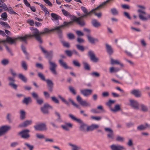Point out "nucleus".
Segmentation results:
<instances>
[{"mask_svg":"<svg viewBox=\"0 0 150 150\" xmlns=\"http://www.w3.org/2000/svg\"><path fill=\"white\" fill-rule=\"evenodd\" d=\"M73 23V21H70L69 22L64 21L63 22V24L56 26L50 30L47 28H45L44 29L43 31L40 32L41 36L48 34L51 31H55L57 33L59 38L60 39H62L63 35L62 28H64L65 27H68L70 25H72Z\"/></svg>","mask_w":150,"mask_h":150,"instance_id":"obj_1","label":"nucleus"},{"mask_svg":"<svg viewBox=\"0 0 150 150\" xmlns=\"http://www.w3.org/2000/svg\"><path fill=\"white\" fill-rule=\"evenodd\" d=\"M32 31V34L30 35H25L24 36H19L16 38V39L19 40L27 43L26 40L28 37H34L41 44L43 41L41 38L40 32L37 28H34L32 27L31 28Z\"/></svg>","mask_w":150,"mask_h":150,"instance_id":"obj_2","label":"nucleus"},{"mask_svg":"<svg viewBox=\"0 0 150 150\" xmlns=\"http://www.w3.org/2000/svg\"><path fill=\"white\" fill-rule=\"evenodd\" d=\"M85 18L82 15L79 17L77 18L76 17L74 16L72 19V21L76 22L81 27H83L86 25V22L83 19V18Z\"/></svg>","mask_w":150,"mask_h":150,"instance_id":"obj_3","label":"nucleus"},{"mask_svg":"<svg viewBox=\"0 0 150 150\" xmlns=\"http://www.w3.org/2000/svg\"><path fill=\"white\" fill-rule=\"evenodd\" d=\"M39 47L42 51L44 54L45 57L48 59V61L50 60H51L53 57V51L50 50L48 51L45 50L41 45H39Z\"/></svg>","mask_w":150,"mask_h":150,"instance_id":"obj_4","label":"nucleus"},{"mask_svg":"<svg viewBox=\"0 0 150 150\" xmlns=\"http://www.w3.org/2000/svg\"><path fill=\"white\" fill-rule=\"evenodd\" d=\"M34 127L35 130L36 131H45L47 129L46 125L44 123L37 124L34 126Z\"/></svg>","mask_w":150,"mask_h":150,"instance_id":"obj_5","label":"nucleus"},{"mask_svg":"<svg viewBox=\"0 0 150 150\" xmlns=\"http://www.w3.org/2000/svg\"><path fill=\"white\" fill-rule=\"evenodd\" d=\"M139 13V19L143 21H146L149 19H150V14L147 15V17L144 16V15H146V13L144 11H142L141 9H139L137 11Z\"/></svg>","mask_w":150,"mask_h":150,"instance_id":"obj_6","label":"nucleus"},{"mask_svg":"<svg viewBox=\"0 0 150 150\" xmlns=\"http://www.w3.org/2000/svg\"><path fill=\"white\" fill-rule=\"evenodd\" d=\"M49 64V69L51 72L54 74L56 75L57 74V72L56 70V69L57 67V65L55 62H52L51 60H50L48 61Z\"/></svg>","mask_w":150,"mask_h":150,"instance_id":"obj_7","label":"nucleus"},{"mask_svg":"<svg viewBox=\"0 0 150 150\" xmlns=\"http://www.w3.org/2000/svg\"><path fill=\"white\" fill-rule=\"evenodd\" d=\"M29 130L25 129L19 132L18 134L20 135L22 138L28 139L30 137V135L29 134Z\"/></svg>","mask_w":150,"mask_h":150,"instance_id":"obj_8","label":"nucleus"},{"mask_svg":"<svg viewBox=\"0 0 150 150\" xmlns=\"http://www.w3.org/2000/svg\"><path fill=\"white\" fill-rule=\"evenodd\" d=\"M104 129L105 131L108 133L107 135L108 138L111 140L114 139L115 138V134L113 130L108 127L105 128Z\"/></svg>","mask_w":150,"mask_h":150,"instance_id":"obj_9","label":"nucleus"},{"mask_svg":"<svg viewBox=\"0 0 150 150\" xmlns=\"http://www.w3.org/2000/svg\"><path fill=\"white\" fill-rule=\"evenodd\" d=\"M129 101V105L132 108L136 110L139 109V103L137 100L134 99H130Z\"/></svg>","mask_w":150,"mask_h":150,"instance_id":"obj_10","label":"nucleus"},{"mask_svg":"<svg viewBox=\"0 0 150 150\" xmlns=\"http://www.w3.org/2000/svg\"><path fill=\"white\" fill-rule=\"evenodd\" d=\"M77 101L81 105L85 107H90L91 104L87 102L86 100H83L81 97L79 95H78L76 97Z\"/></svg>","mask_w":150,"mask_h":150,"instance_id":"obj_11","label":"nucleus"},{"mask_svg":"<svg viewBox=\"0 0 150 150\" xmlns=\"http://www.w3.org/2000/svg\"><path fill=\"white\" fill-rule=\"evenodd\" d=\"M107 3L105 1L103 3H102V4H100L99 6H97V7L95 8L94 9H93L92 10L88 12L87 11V13H86V14H83V16H84L85 18L86 17L88 16H89L93 12L94 13H95L94 11L95 10H96L97 9H99L100 8H102L104 5H105Z\"/></svg>","mask_w":150,"mask_h":150,"instance_id":"obj_12","label":"nucleus"},{"mask_svg":"<svg viewBox=\"0 0 150 150\" xmlns=\"http://www.w3.org/2000/svg\"><path fill=\"white\" fill-rule=\"evenodd\" d=\"M8 79L9 81L8 85L12 88L16 90L18 85L15 83V80L14 78L11 76H9Z\"/></svg>","mask_w":150,"mask_h":150,"instance_id":"obj_13","label":"nucleus"},{"mask_svg":"<svg viewBox=\"0 0 150 150\" xmlns=\"http://www.w3.org/2000/svg\"><path fill=\"white\" fill-rule=\"evenodd\" d=\"M88 56L89 57L91 61L93 62H97L99 61V59L96 57L93 51L89 50L88 52Z\"/></svg>","mask_w":150,"mask_h":150,"instance_id":"obj_14","label":"nucleus"},{"mask_svg":"<svg viewBox=\"0 0 150 150\" xmlns=\"http://www.w3.org/2000/svg\"><path fill=\"white\" fill-rule=\"evenodd\" d=\"M10 126L4 125L0 127V136L3 135L6 132L11 129Z\"/></svg>","mask_w":150,"mask_h":150,"instance_id":"obj_15","label":"nucleus"},{"mask_svg":"<svg viewBox=\"0 0 150 150\" xmlns=\"http://www.w3.org/2000/svg\"><path fill=\"white\" fill-rule=\"evenodd\" d=\"M53 109V107L47 103H45L43 106L40 108V110L43 112H48V109L52 110Z\"/></svg>","mask_w":150,"mask_h":150,"instance_id":"obj_16","label":"nucleus"},{"mask_svg":"<svg viewBox=\"0 0 150 150\" xmlns=\"http://www.w3.org/2000/svg\"><path fill=\"white\" fill-rule=\"evenodd\" d=\"M47 83V86L48 90L50 92L53 91L54 83L50 79H47L45 81Z\"/></svg>","mask_w":150,"mask_h":150,"instance_id":"obj_17","label":"nucleus"},{"mask_svg":"<svg viewBox=\"0 0 150 150\" xmlns=\"http://www.w3.org/2000/svg\"><path fill=\"white\" fill-rule=\"evenodd\" d=\"M79 120L77 122L79 124V130L81 132H85L86 131V127L87 126V125L81 119Z\"/></svg>","mask_w":150,"mask_h":150,"instance_id":"obj_18","label":"nucleus"},{"mask_svg":"<svg viewBox=\"0 0 150 150\" xmlns=\"http://www.w3.org/2000/svg\"><path fill=\"white\" fill-rule=\"evenodd\" d=\"M110 147L112 150H125L126 148L123 146L120 145L112 144Z\"/></svg>","mask_w":150,"mask_h":150,"instance_id":"obj_19","label":"nucleus"},{"mask_svg":"<svg viewBox=\"0 0 150 150\" xmlns=\"http://www.w3.org/2000/svg\"><path fill=\"white\" fill-rule=\"evenodd\" d=\"M86 37L88 41L91 44H94L95 42H99V40L97 38H93L89 34L86 35Z\"/></svg>","mask_w":150,"mask_h":150,"instance_id":"obj_20","label":"nucleus"},{"mask_svg":"<svg viewBox=\"0 0 150 150\" xmlns=\"http://www.w3.org/2000/svg\"><path fill=\"white\" fill-rule=\"evenodd\" d=\"M99 127L98 125L96 124H92L90 126H88L86 128L87 131H93L94 129H97Z\"/></svg>","mask_w":150,"mask_h":150,"instance_id":"obj_21","label":"nucleus"},{"mask_svg":"<svg viewBox=\"0 0 150 150\" xmlns=\"http://www.w3.org/2000/svg\"><path fill=\"white\" fill-rule=\"evenodd\" d=\"M81 93L85 96L90 95L92 92V90L91 89H85L80 90Z\"/></svg>","mask_w":150,"mask_h":150,"instance_id":"obj_22","label":"nucleus"},{"mask_svg":"<svg viewBox=\"0 0 150 150\" xmlns=\"http://www.w3.org/2000/svg\"><path fill=\"white\" fill-rule=\"evenodd\" d=\"M6 37H7V38L6 42V41L10 44H16V41L17 40V39H16V38H12L8 36H6Z\"/></svg>","mask_w":150,"mask_h":150,"instance_id":"obj_23","label":"nucleus"},{"mask_svg":"<svg viewBox=\"0 0 150 150\" xmlns=\"http://www.w3.org/2000/svg\"><path fill=\"white\" fill-rule=\"evenodd\" d=\"M106 49L107 53L109 55H111L113 52V48L111 46L107 44H105Z\"/></svg>","mask_w":150,"mask_h":150,"instance_id":"obj_24","label":"nucleus"},{"mask_svg":"<svg viewBox=\"0 0 150 150\" xmlns=\"http://www.w3.org/2000/svg\"><path fill=\"white\" fill-rule=\"evenodd\" d=\"M130 93L136 97H139L141 96V93L139 90L133 89L131 91Z\"/></svg>","mask_w":150,"mask_h":150,"instance_id":"obj_25","label":"nucleus"},{"mask_svg":"<svg viewBox=\"0 0 150 150\" xmlns=\"http://www.w3.org/2000/svg\"><path fill=\"white\" fill-rule=\"evenodd\" d=\"M32 121L31 120H26L23 123L20 124L19 125V127H26L31 124Z\"/></svg>","mask_w":150,"mask_h":150,"instance_id":"obj_26","label":"nucleus"},{"mask_svg":"<svg viewBox=\"0 0 150 150\" xmlns=\"http://www.w3.org/2000/svg\"><path fill=\"white\" fill-rule=\"evenodd\" d=\"M32 102V100L30 97H25L22 100V103L26 105H28L30 103H31Z\"/></svg>","mask_w":150,"mask_h":150,"instance_id":"obj_27","label":"nucleus"},{"mask_svg":"<svg viewBox=\"0 0 150 150\" xmlns=\"http://www.w3.org/2000/svg\"><path fill=\"white\" fill-rule=\"evenodd\" d=\"M58 62L60 65L65 69H67L69 68V67L67 63L64 62L62 59H59Z\"/></svg>","mask_w":150,"mask_h":150,"instance_id":"obj_28","label":"nucleus"},{"mask_svg":"<svg viewBox=\"0 0 150 150\" xmlns=\"http://www.w3.org/2000/svg\"><path fill=\"white\" fill-rule=\"evenodd\" d=\"M72 125L70 123H66L64 125H62L61 127L64 130L66 131H69V127L71 128Z\"/></svg>","mask_w":150,"mask_h":150,"instance_id":"obj_29","label":"nucleus"},{"mask_svg":"<svg viewBox=\"0 0 150 150\" xmlns=\"http://www.w3.org/2000/svg\"><path fill=\"white\" fill-rule=\"evenodd\" d=\"M21 49L25 54L26 58L29 59L30 58L29 53L26 51L25 47L23 45H22L21 46Z\"/></svg>","mask_w":150,"mask_h":150,"instance_id":"obj_30","label":"nucleus"},{"mask_svg":"<svg viewBox=\"0 0 150 150\" xmlns=\"http://www.w3.org/2000/svg\"><path fill=\"white\" fill-rule=\"evenodd\" d=\"M91 23L96 28H98L101 26L100 23L95 19L92 20Z\"/></svg>","mask_w":150,"mask_h":150,"instance_id":"obj_31","label":"nucleus"},{"mask_svg":"<svg viewBox=\"0 0 150 150\" xmlns=\"http://www.w3.org/2000/svg\"><path fill=\"white\" fill-rule=\"evenodd\" d=\"M115 102V100H109L106 103V105L108 106L109 109L111 110L112 109V105L114 104Z\"/></svg>","mask_w":150,"mask_h":150,"instance_id":"obj_32","label":"nucleus"},{"mask_svg":"<svg viewBox=\"0 0 150 150\" xmlns=\"http://www.w3.org/2000/svg\"><path fill=\"white\" fill-rule=\"evenodd\" d=\"M18 78L24 83H26L27 79L22 74H19L18 75Z\"/></svg>","mask_w":150,"mask_h":150,"instance_id":"obj_33","label":"nucleus"},{"mask_svg":"<svg viewBox=\"0 0 150 150\" xmlns=\"http://www.w3.org/2000/svg\"><path fill=\"white\" fill-rule=\"evenodd\" d=\"M120 69L117 67H111L109 69V71L110 73H112L118 72Z\"/></svg>","mask_w":150,"mask_h":150,"instance_id":"obj_34","label":"nucleus"},{"mask_svg":"<svg viewBox=\"0 0 150 150\" xmlns=\"http://www.w3.org/2000/svg\"><path fill=\"white\" fill-rule=\"evenodd\" d=\"M121 110L120 105L118 104L115 105L114 109H112L111 111L114 112H118Z\"/></svg>","mask_w":150,"mask_h":150,"instance_id":"obj_35","label":"nucleus"},{"mask_svg":"<svg viewBox=\"0 0 150 150\" xmlns=\"http://www.w3.org/2000/svg\"><path fill=\"white\" fill-rule=\"evenodd\" d=\"M60 40L61 42L62 43L63 46L66 48H69L70 47V45L69 42H66L64 41L63 40L61 39Z\"/></svg>","mask_w":150,"mask_h":150,"instance_id":"obj_36","label":"nucleus"},{"mask_svg":"<svg viewBox=\"0 0 150 150\" xmlns=\"http://www.w3.org/2000/svg\"><path fill=\"white\" fill-rule=\"evenodd\" d=\"M68 144L72 147V150H79L81 149V147L80 146L72 144L71 143H69Z\"/></svg>","mask_w":150,"mask_h":150,"instance_id":"obj_37","label":"nucleus"},{"mask_svg":"<svg viewBox=\"0 0 150 150\" xmlns=\"http://www.w3.org/2000/svg\"><path fill=\"white\" fill-rule=\"evenodd\" d=\"M111 13L113 15H117L118 14V11L115 8H112L110 9Z\"/></svg>","mask_w":150,"mask_h":150,"instance_id":"obj_38","label":"nucleus"},{"mask_svg":"<svg viewBox=\"0 0 150 150\" xmlns=\"http://www.w3.org/2000/svg\"><path fill=\"white\" fill-rule=\"evenodd\" d=\"M83 67L85 70L89 71L90 69V68L89 64L86 62H83Z\"/></svg>","mask_w":150,"mask_h":150,"instance_id":"obj_39","label":"nucleus"},{"mask_svg":"<svg viewBox=\"0 0 150 150\" xmlns=\"http://www.w3.org/2000/svg\"><path fill=\"white\" fill-rule=\"evenodd\" d=\"M141 109L143 112H146L148 111V108L145 105L142 104L140 105Z\"/></svg>","mask_w":150,"mask_h":150,"instance_id":"obj_40","label":"nucleus"},{"mask_svg":"<svg viewBox=\"0 0 150 150\" xmlns=\"http://www.w3.org/2000/svg\"><path fill=\"white\" fill-rule=\"evenodd\" d=\"M51 17L56 20H58L61 18L60 16L54 13H52L51 14Z\"/></svg>","mask_w":150,"mask_h":150,"instance_id":"obj_41","label":"nucleus"},{"mask_svg":"<svg viewBox=\"0 0 150 150\" xmlns=\"http://www.w3.org/2000/svg\"><path fill=\"white\" fill-rule=\"evenodd\" d=\"M76 48L79 50L83 52L85 50V48L83 46L80 45L79 44L76 45Z\"/></svg>","mask_w":150,"mask_h":150,"instance_id":"obj_42","label":"nucleus"},{"mask_svg":"<svg viewBox=\"0 0 150 150\" xmlns=\"http://www.w3.org/2000/svg\"><path fill=\"white\" fill-rule=\"evenodd\" d=\"M146 129V127L145 126L141 125L138 126L137 127V129L138 130L142 131L144 130H145Z\"/></svg>","mask_w":150,"mask_h":150,"instance_id":"obj_43","label":"nucleus"},{"mask_svg":"<svg viewBox=\"0 0 150 150\" xmlns=\"http://www.w3.org/2000/svg\"><path fill=\"white\" fill-rule=\"evenodd\" d=\"M52 100L56 104H59V101L58 99L55 96H53L51 97Z\"/></svg>","mask_w":150,"mask_h":150,"instance_id":"obj_44","label":"nucleus"},{"mask_svg":"<svg viewBox=\"0 0 150 150\" xmlns=\"http://www.w3.org/2000/svg\"><path fill=\"white\" fill-rule=\"evenodd\" d=\"M7 14L6 12L3 13L1 15V17L4 21H6L7 19Z\"/></svg>","mask_w":150,"mask_h":150,"instance_id":"obj_45","label":"nucleus"},{"mask_svg":"<svg viewBox=\"0 0 150 150\" xmlns=\"http://www.w3.org/2000/svg\"><path fill=\"white\" fill-rule=\"evenodd\" d=\"M0 24L1 25L4 26L5 28H10L9 25L6 22L3 21H0Z\"/></svg>","mask_w":150,"mask_h":150,"instance_id":"obj_46","label":"nucleus"},{"mask_svg":"<svg viewBox=\"0 0 150 150\" xmlns=\"http://www.w3.org/2000/svg\"><path fill=\"white\" fill-rule=\"evenodd\" d=\"M38 76L42 80L46 81V79H45V76L41 73L38 72Z\"/></svg>","mask_w":150,"mask_h":150,"instance_id":"obj_47","label":"nucleus"},{"mask_svg":"<svg viewBox=\"0 0 150 150\" xmlns=\"http://www.w3.org/2000/svg\"><path fill=\"white\" fill-rule=\"evenodd\" d=\"M58 97L64 103H65L67 105H69V102L66 100L65 99L62 97L60 95H58Z\"/></svg>","mask_w":150,"mask_h":150,"instance_id":"obj_48","label":"nucleus"},{"mask_svg":"<svg viewBox=\"0 0 150 150\" xmlns=\"http://www.w3.org/2000/svg\"><path fill=\"white\" fill-rule=\"evenodd\" d=\"M36 137L39 139H42L45 138V136L42 134L36 133Z\"/></svg>","mask_w":150,"mask_h":150,"instance_id":"obj_49","label":"nucleus"},{"mask_svg":"<svg viewBox=\"0 0 150 150\" xmlns=\"http://www.w3.org/2000/svg\"><path fill=\"white\" fill-rule=\"evenodd\" d=\"M21 66L25 70H26L27 69V65L25 62L23 61L21 62Z\"/></svg>","mask_w":150,"mask_h":150,"instance_id":"obj_50","label":"nucleus"},{"mask_svg":"<svg viewBox=\"0 0 150 150\" xmlns=\"http://www.w3.org/2000/svg\"><path fill=\"white\" fill-rule=\"evenodd\" d=\"M73 64L75 66L79 67L80 66V64L79 62L77 60H74L72 61Z\"/></svg>","mask_w":150,"mask_h":150,"instance_id":"obj_51","label":"nucleus"},{"mask_svg":"<svg viewBox=\"0 0 150 150\" xmlns=\"http://www.w3.org/2000/svg\"><path fill=\"white\" fill-rule=\"evenodd\" d=\"M110 63L112 64H119V62L117 60H115L112 58H110Z\"/></svg>","mask_w":150,"mask_h":150,"instance_id":"obj_52","label":"nucleus"},{"mask_svg":"<svg viewBox=\"0 0 150 150\" xmlns=\"http://www.w3.org/2000/svg\"><path fill=\"white\" fill-rule=\"evenodd\" d=\"M65 53L69 57H71L73 54L71 50H66L65 51Z\"/></svg>","mask_w":150,"mask_h":150,"instance_id":"obj_53","label":"nucleus"},{"mask_svg":"<svg viewBox=\"0 0 150 150\" xmlns=\"http://www.w3.org/2000/svg\"><path fill=\"white\" fill-rule=\"evenodd\" d=\"M37 103L40 105H41L44 103V100L42 98H38L36 100Z\"/></svg>","mask_w":150,"mask_h":150,"instance_id":"obj_54","label":"nucleus"},{"mask_svg":"<svg viewBox=\"0 0 150 150\" xmlns=\"http://www.w3.org/2000/svg\"><path fill=\"white\" fill-rule=\"evenodd\" d=\"M9 62L8 59H4L1 61V63L3 65H6L9 63Z\"/></svg>","mask_w":150,"mask_h":150,"instance_id":"obj_55","label":"nucleus"},{"mask_svg":"<svg viewBox=\"0 0 150 150\" xmlns=\"http://www.w3.org/2000/svg\"><path fill=\"white\" fill-rule=\"evenodd\" d=\"M62 11L63 14L66 16H70L71 15L67 11H66L64 9H62Z\"/></svg>","mask_w":150,"mask_h":150,"instance_id":"obj_56","label":"nucleus"},{"mask_svg":"<svg viewBox=\"0 0 150 150\" xmlns=\"http://www.w3.org/2000/svg\"><path fill=\"white\" fill-rule=\"evenodd\" d=\"M69 117L72 119L76 121L77 122H78L79 120L80 119H78L75 117L73 115L71 114H70L69 115Z\"/></svg>","mask_w":150,"mask_h":150,"instance_id":"obj_57","label":"nucleus"},{"mask_svg":"<svg viewBox=\"0 0 150 150\" xmlns=\"http://www.w3.org/2000/svg\"><path fill=\"white\" fill-rule=\"evenodd\" d=\"M123 15L126 18L129 19H131V17H130L129 13L127 12H123Z\"/></svg>","mask_w":150,"mask_h":150,"instance_id":"obj_58","label":"nucleus"},{"mask_svg":"<svg viewBox=\"0 0 150 150\" xmlns=\"http://www.w3.org/2000/svg\"><path fill=\"white\" fill-rule=\"evenodd\" d=\"M31 95L36 100L37 99L39 98L38 95L36 93L33 92L31 93Z\"/></svg>","mask_w":150,"mask_h":150,"instance_id":"obj_59","label":"nucleus"},{"mask_svg":"<svg viewBox=\"0 0 150 150\" xmlns=\"http://www.w3.org/2000/svg\"><path fill=\"white\" fill-rule=\"evenodd\" d=\"M67 36L69 39L71 40L75 38V36L73 34L71 33H69L67 34Z\"/></svg>","mask_w":150,"mask_h":150,"instance_id":"obj_60","label":"nucleus"},{"mask_svg":"<svg viewBox=\"0 0 150 150\" xmlns=\"http://www.w3.org/2000/svg\"><path fill=\"white\" fill-rule=\"evenodd\" d=\"M68 100L71 103L72 105L75 107L78 108L79 107V105L75 103L71 98H69Z\"/></svg>","mask_w":150,"mask_h":150,"instance_id":"obj_61","label":"nucleus"},{"mask_svg":"<svg viewBox=\"0 0 150 150\" xmlns=\"http://www.w3.org/2000/svg\"><path fill=\"white\" fill-rule=\"evenodd\" d=\"M0 7H2L5 11H9V9L7 7L6 5L4 3H2L1 5V6H0Z\"/></svg>","mask_w":150,"mask_h":150,"instance_id":"obj_62","label":"nucleus"},{"mask_svg":"<svg viewBox=\"0 0 150 150\" xmlns=\"http://www.w3.org/2000/svg\"><path fill=\"white\" fill-rule=\"evenodd\" d=\"M69 89L70 91L73 94L75 95L76 94V92L74 88L71 86L69 87Z\"/></svg>","mask_w":150,"mask_h":150,"instance_id":"obj_63","label":"nucleus"},{"mask_svg":"<svg viewBox=\"0 0 150 150\" xmlns=\"http://www.w3.org/2000/svg\"><path fill=\"white\" fill-rule=\"evenodd\" d=\"M24 144L29 149V150H33L34 148L33 146L31 145L30 144L26 142Z\"/></svg>","mask_w":150,"mask_h":150,"instance_id":"obj_64","label":"nucleus"}]
</instances>
